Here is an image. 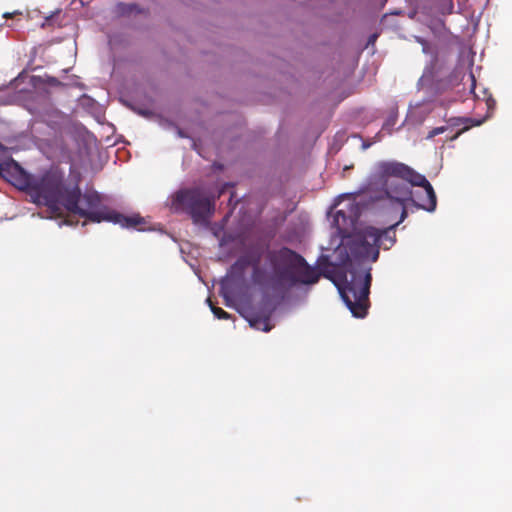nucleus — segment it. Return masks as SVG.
Masks as SVG:
<instances>
[{
	"label": "nucleus",
	"instance_id": "obj_8",
	"mask_svg": "<svg viewBox=\"0 0 512 512\" xmlns=\"http://www.w3.org/2000/svg\"><path fill=\"white\" fill-rule=\"evenodd\" d=\"M353 196L359 198V200H364L367 204H369V209L378 204L381 207L387 206L391 210H400L399 220L394 223L397 224V227L408 217V205L410 204L408 201H404L402 204H400L392 199H371L368 193L367 183L365 184L363 193L361 195H356V193H354Z\"/></svg>",
	"mask_w": 512,
	"mask_h": 512
},
{
	"label": "nucleus",
	"instance_id": "obj_20",
	"mask_svg": "<svg viewBox=\"0 0 512 512\" xmlns=\"http://www.w3.org/2000/svg\"><path fill=\"white\" fill-rule=\"evenodd\" d=\"M48 83L53 86L60 85V81L55 77H48Z\"/></svg>",
	"mask_w": 512,
	"mask_h": 512
},
{
	"label": "nucleus",
	"instance_id": "obj_30",
	"mask_svg": "<svg viewBox=\"0 0 512 512\" xmlns=\"http://www.w3.org/2000/svg\"><path fill=\"white\" fill-rule=\"evenodd\" d=\"M140 114H141V115H144V116H147V115H148V112H147V111H140Z\"/></svg>",
	"mask_w": 512,
	"mask_h": 512
},
{
	"label": "nucleus",
	"instance_id": "obj_11",
	"mask_svg": "<svg viewBox=\"0 0 512 512\" xmlns=\"http://www.w3.org/2000/svg\"><path fill=\"white\" fill-rule=\"evenodd\" d=\"M273 309H263L261 312H250L245 318L250 327L263 332H269L273 325L271 324V316Z\"/></svg>",
	"mask_w": 512,
	"mask_h": 512
},
{
	"label": "nucleus",
	"instance_id": "obj_29",
	"mask_svg": "<svg viewBox=\"0 0 512 512\" xmlns=\"http://www.w3.org/2000/svg\"><path fill=\"white\" fill-rule=\"evenodd\" d=\"M370 145H371L370 143H363L362 148L365 150V149L369 148Z\"/></svg>",
	"mask_w": 512,
	"mask_h": 512
},
{
	"label": "nucleus",
	"instance_id": "obj_23",
	"mask_svg": "<svg viewBox=\"0 0 512 512\" xmlns=\"http://www.w3.org/2000/svg\"><path fill=\"white\" fill-rule=\"evenodd\" d=\"M376 38H377L376 34L370 35L369 39H368V44H373L375 42Z\"/></svg>",
	"mask_w": 512,
	"mask_h": 512
},
{
	"label": "nucleus",
	"instance_id": "obj_10",
	"mask_svg": "<svg viewBox=\"0 0 512 512\" xmlns=\"http://www.w3.org/2000/svg\"><path fill=\"white\" fill-rule=\"evenodd\" d=\"M415 40L417 43H419L422 46V52L426 55H431V57H432L430 64L425 67L423 74L418 81V85L420 86V88L423 89L425 86L430 85V83L432 82L433 67H434V62L436 60V56H435L432 46L430 45V43L428 41H426L424 38H422L420 36H415Z\"/></svg>",
	"mask_w": 512,
	"mask_h": 512
},
{
	"label": "nucleus",
	"instance_id": "obj_27",
	"mask_svg": "<svg viewBox=\"0 0 512 512\" xmlns=\"http://www.w3.org/2000/svg\"><path fill=\"white\" fill-rule=\"evenodd\" d=\"M177 133L179 137H186V135L179 128H177Z\"/></svg>",
	"mask_w": 512,
	"mask_h": 512
},
{
	"label": "nucleus",
	"instance_id": "obj_26",
	"mask_svg": "<svg viewBox=\"0 0 512 512\" xmlns=\"http://www.w3.org/2000/svg\"><path fill=\"white\" fill-rule=\"evenodd\" d=\"M58 225L59 227H62L63 225H70V223L68 221H60Z\"/></svg>",
	"mask_w": 512,
	"mask_h": 512
},
{
	"label": "nucleus",
	"instance_id": "obj_4",
	"mask_svg": "<svg viewBox=\"0 0 512 512\" xmlns=\"http://www.w3.org/2000/svg\"><path fill=\"white\" fill-rule=\"evenodd\" d=\"M371 199L408 201L416 209L433 213L437 207L436 193L423 175L398 161H379L367 177Z\"/></svg>",
	"mask_w": 512,
	"mask_h": 512
},
{
	"label": "nucleus",
	"instance_id": "obj_28",
	"mask_svg": "<svg viewBox=\"0 0 512 512\" xmlns=\"http://www.w3.org/2000/svg\"><path fill=\"white\" fill-rule=\"evenodd\" d=\"M147 230H154V229L150 228V227H140L139 228V231H147Z\"/></svg>",
	"mask_w": 512,
	"mask_h": 512
},
{
	"label": "nucleus",
	"instance_id": "obj_21",
	"mask_svg": "<svg viewBox=\"0 0 512 512\" xmlns=\"http://www.w3.org/2000/svg\"><path fill=\"white\" fill-rule=\"evenodd\" d=\"M16 14H20V12H19V11H14V12H12V13H10V12H5V13L3 14V17H4V18H10V17H12L13 15H16Z\"/></svg>",
	"mask_w": 512,
	"mask_h": 512
},
{
	"label": "nucleus",
	"instance_id": "obj_25",
	"mask_svg": "<svg viewBox=\"0 0 512 512\" xmlns=\"http://www.w3.org/2000/svg\"><path fill=\"white\" fill-rule=\"evenodd\" d=\"M470 77H471V80H472V89H473L474 86H475L476 80H475V77H474V75L472 73L470 74Z\"/></svg>",
	"mask_w": 512,
	"mask_h": 512
},
{
	"label": "nucleus",
	"instance_id": "obj_16",
	"mask_svg": "<svg viewBox=\"0 0 512 512\" xmlns=\"http://www.w3.org/2000/svg\"><path fill=\"white\" fill-rule=\"evenodd\" d=\"M453 7L452 0H441L438 10L442 15H446L452 13Z\"/></svg>",
	"mask_w": 512,
	"mask_h": 512
},
{
	"label": "nucleus",
	"instance_id": "obj_5",
	"mask_svg": "<svg viewBox=\"0 0 512 512\" xmlns=\"http://www.w3.org/2000/svg\"><path fill=\"white\" fill-rule=\"evenodd\" d=\"M336 244H331L325 248L332 250V254H322L316 261L315 271L321 275L330 278V274L336 267H346L344 274L335 282L338 292L345 306L349 309L355 318H364L367 315L369 306V293L371 286V267L367 266L366 259L356 260L350 257L343 264L333 263Z\"/></svg>",
	"mask_w": 512,
	"mask_h": 512
},
{
	"label": "nucleus",
	"instance_id": "obj_12",
	"mask_svg": "<svg viewBox=\"0 0 512 512\" xmlns=\"http://www.w3.org/2000/svg\"><path fill=\"white\" fill-rule=\"evenodd\" d=\"M23 168L14 160L2 162L0 160V175L10 180L15 186L21 176Z\"/></svg>",
	"mask_w": 512,
	"mask_h": 512
},
{
	"label": "nucleus",
	"instance_id": "obj_19",
	"mask_svg": "<svg viewBox=\"0 0 512 512\" xmlns=\"http://www.w3.org/2000/svg\"><path fill=\"white\" fill-rule=\"evenodd\" d=\"M220 295L223 297L224 301H225V305L229 308H234L235 307V295H232V294H225V293H220Z\"/></svg>",
	"mask_w": 512,
	"mask_h": 512
},
{
	"label": "nucleus",
	"instance_id": "obj_22",
	"mask_svg": "<svg viewBox=\"0 0 512 512\" xmlns=\"http://www.w3.org/2000/svg\"><path fill=\"white\" fill-rule=\"evenodd\" d=\"M471 122L473 126H480L484 122V119L471 120Z\"/></svg>",
	"mask_w": 512,
	"mask_h": 512
},
{
	"label": "nucleus",
	"instance_id": "obj_6",
	"mask_svg": "<svg viewBox=\"0 0 512 512\" xmlns=\"http://www.w3.org/2000/svg\"><path fill=\"white\" fill-rule=\"evenodd\" d=\"M172 207L185 210L196 225L207 226L215 211L214 199L200 188L181 189L172 197Z\"/></svg>",
	"mask_w": 512,
	"mask_h": 512
},
{
	"label": "nucleus",
	"instance_id": "obj_7",
	"mask_svg": "<svg viewBox=\"0 0 512 512\" xmlns=\"http://www.w3.org/2000/svg\"><path fill=\"white\" fill-rule=\"evenodd\" d=\"M435 101L423 99L410 103L405 122L413 127L421 126L435 109Z\"/></svg>",
	"mask_w": 512,
	"mask_h": 512
},
{
	"label": "nucleus",
	"instance_id": "obj_13",
	"mask_svg": "<svg viewBox=\"0 0 512 512\" xmlns=\"http://www.w3.org/2000/svg\"><path fill=\"white\" fill-rule=\"evenodd\" d=\"M244 287V283L226 274L220 281L219 293L232 294L236 296Z\"/></svg>",
	"mask_w": 512,
	"mask_h": 512
},
{
	"label": "nucleus",
	"instance_id": "obj_1",
	"mask_svg": "<svg viewBox=\"0 0 512 512\" xmlns=\"http://www.w3.org/2000/svg\"><path fill=\"white\" fill-rule=\"evenodd\" d=\"M16 186L26 191L34 204L47 206L52 213H58L64 207L91 222L107 221L123 228L146 223L145 218L139 215L125 216L108 209L96 191L87 190L82 193L77 185L67 184L64 172L58 167H51L37 174L23 169Z\"/></svg>",
	"mask_w": 512,
	"mask_h": 512
},
{
	"label": "nucleus",
	"instance_id": "obj_14",
	"mask_svg": "<svg viewBox=\"0 0 512 512\" xmlns=\"http://www.w3.org/2000/svg\"><path fill=\"white\" fill-rule=\"evenodd\" d=\"M207 304L209 305L211 312L214 314V316L218 319H229L231 315L227 312H225L223 309L215 307L210 298L206 299Z\"/></svg>",
	"mask_w": 512,
	"mask_h": 512
},
{
	"label": "nucleus",
	"instance_id": "obj_31",
	"mask_svg": "<svg viewBox=\"0 0 512 512\" xmlns=\"http://www.w3.org/2000/svg\"><path fill=\"white\" fill-rule=\"evenodd\" d=\"M135 8H136V5H130V6H129V9H130L131 11H132L133 9H135Z\"/></svg>",
	"mask_w": 512,
	"mask_h": 512
},
{
	"label": "nucleus",
	"instance_id": "obj_2",
	"mask_svg": "<svg viewBox=\"0 0 512 512\" xmlns=\"http://www.w3.org/2000/svg\"><path fill=\"white\" fill-rule=\"evenodd\" d=\"M354 193L343 194L340 201L334 204V213H328V220L334 231L331 233V244H336L333 263L343 264L350 257L356 260L370 259L376 262L379 249H390L396 243L395 229L391 224L380 229L373 226L357 229L358 220L369 204L364 200H356Z\"/></svg>",
	"mask_w": 512,
	"mask_h": 512
},
{
	"label": "nucleus",
	"instance_id": "obj_15",
	"mask_svg": "<svg viewBox=\"0 0 512 512\" xmlns=\"http://www.w3.org/2000/svg\"><path fill=\"white\" fill-rule=\"evenodd\" d=\"M397 116V111L393 110L384 122L383 129L391 133L394 125L396 124Z\"/></svg>",
	"mask_w": 512,
	"mask_h": 512
},
{
	"label": "nucleus",
	"instance_id": "obj_17",
	"mask_svg": "<svg viewBox=\"0 0 512 512\" xmlns=\"http://www.w3.org/2000/svg\"><path fill=\"white\" fill-rule=\"evenodd\" d=\"M428 26L434 33H438L441 32L442 29L444 28V22L440 18H435L430 21Z\"/></svg>",
	"mask_w": 512,
	"mask_h": 512
},
{
	"label": "nucleus",
	"instance_id": "obj_9",
	"mask_svg": "<svg viewBox=\"0 0 512 512\" xmlns=\"http://www.w3.org/2000/svg\"><path fill=\"white\" fill-rule=\"evenodd\" d=\"M353 196L359 198V200H364L367 204H369V209L378 204L381 207L387 206L391 210H400L399 220L394 223L397 224V227L408 217V205L410 204L408 201H404L402 204H400L392 199H371L368 193L367 183L365 184L363 193L361 195H356V193H354Z\"/></svg>",
	"mask_w": 512,
	"mask_h": 512
},
{
	"label": "nucleus",
	"instance_id": "obj_18",
	"mask_svg": "<svg viewBox=\"0 0 512 512\" xmlns=\"http://www.w3.org/2000/svg\"><path fill=\"white\" fill-rule=\"evenodd\" d=\"M448 129L447 126H440V127H436V128H433L429 133L428 135L426 136V139L427 140H430L432 138H434L435 136L437 135H440V134H443L444 132H446Z\"/></svg>",
	"mask_w": 512,
	"mask_h": 512
},
{
	"label": "nucleus",
	"instance_id": "obj_24",
	"mask_svg": "<svg viewBox=\"0 0 512 512\" xmlns=\"http://www.w3.org/2000/svg\"><path fill=\"white\" fill-rule=\"evenodd\" d=\"M160 124H161L163 127H165V128H166V127H168V126H171V125H172V124H171L170 122H168V121H164V122H162V121H161V123H160Z\"/></svg>",
	"mask_w": 512,
	"mask_h": 512
},
{
	"label": "nucleus",
	"instance_id": "obj_3",
	"mask_svg": "<svg viewBox=\"0 0 512 512\" xmlns=\"http://www.w3.org/2000/svg\"><path fill=\"white\" fill-rule=\"evenodd\" d=\"M257 251L241 255L227 271V275L246 284V271L252 267V282L265 292L283 293L298 284L311 285L319 280V274L307 261L293 250L283 247L267 253L260 265Z\"/></svg>",
	"mask_w": 512,
	"mask_h": 512
}]
</instances>
